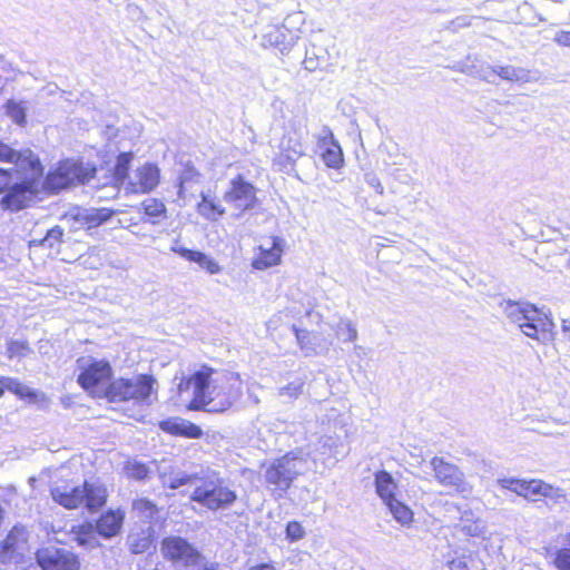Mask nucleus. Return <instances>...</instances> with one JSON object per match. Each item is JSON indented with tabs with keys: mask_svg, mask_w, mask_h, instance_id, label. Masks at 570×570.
I'll use <instances>...</instances> for the list:
<instances>
[{
	"mask_svg": "<svg viewBox=\"0 0 570 570\" xmlns=\"http://www.w3.org/2000/svg\"><path fill=\"white\" fill-rule=\"evenodd\" d=\"M185 484L194 487L190 499L212 511L225 509L237 499L236 492L229 489L217 472L212 470L191 474L178 473L168 480L170 489H178Z\"/></svg>",
	"mask_w": 570,
	"mask_h": 570,
	"instance_id": "f257e3e1",
	"label": "nucleus"
},
{
	"mask_svg": "<svg viewBox=\"0 0 570 570\" xmlns=\"http://www.w3.org/2000/svg\"><path fill=\"white\" fill-rule=\"evenodd\" d=\"M501 306L507 318L529 338L541 344L553 338L556 324L549 312L522 301H507Z\"/></svg>",
	"mask_w": 570,
	"mask_h": 570,
	"instance_id": "f03ea898",
	"label": "nucleus"
},
{
	"mask_svg": "<svg viewBox=\"0 0 570 570\" xmlns=\"http://www.w3.org/2000/svg\"><path fill=\"white\" fill-rule=\"evenodd\" d=\"M51 495L58 504L66 509H76L83 504L94 512L106 503L107 489L98 481H86L81 487L57 485L52 488Z\"/></svg>",
	"mask_w": 570,
	"mask_h": 570,
	"instance_id": "7ed1b4c3",
	"label": "nucleus"
},
{
	"mask_svg": "<svg viewBox=\"0 0 570 570\" xmlns=\"http://www.w3.org/2000/svg\"><path fill=\"white\" fill-rule=\"evenodd\" d=\"M307 470V460L301 452H289L275 460L265 471V480L278 495L285 493L293 481Z\"/></svg>",
	"mask_w": 570,
	"mask_h": 570,
	"instance_id": "20e7f679",
	"label": "nucleus"
},
{
	"mask_svg": "<svg viewBox=\"0 0 570 570\" xmlns=\"http://www.w3.org/2000/svg\"><path fill=\"white\" fill-rule=\"evenodd\" d=\"M225 382L226 379L223 375V371L204 365L189 379L183 380L178 385V390L180 392H185L191 389L193 399L190 400L188 409L199 411L204 410L213 391L218 389Z\"/></svg>",
	"mask_w": 570,
	"mask_h": 570,
	"instance_id": "39448f33",
	"label": "nucleus"
},
{
	"mask_svg": "<svg viewBox=\"0 0 570 570\" xmlns=\"http://www.w3.org/2000/svg\"><path fill=\"white\" fill-rule=\"evenodd\" d=\"M156 380L151 375H134L129 379H118L108 384L106 396L111 402L134 401L150 403L155 392Z\"/></svg>",
	"mask_w": 570,
	"mask_h": 570,
	"instance_id": "423d86ee",
	"label": "nucleus"
},
{
	"mask_svg": "<svg viewBox=\"0 0 570 570\" xmlns=\"http://www.w3.org/2000/svg\"><path fill=\"white\" fill-rule=\"evenodd\" d=\"M96 167L90 163L66 159L47 175L46 186L51 191H59L75 185H85L94 178Z\"/></svg>",
	"mask_w": 570,
	"mask_h": 570,
	"instance_id": "0eeeda50",
	"label": "nucleus"
},
{
	"mask_svg": "<svg viewBox=\"0 0 570 570\" xmlns=\"http://www.w3.org/2000/svg\"><path fill=\"white\" fill-rule=\"evenodd\" d=\"M13 183L11 169L0 168V194L7 191L1 199V206L11 212H18L28 206L35 194V181L27 180L22 174Z\"/></svg>",
	"mask_w": 570,
	"mask_h": 570,
	"instance_id": "6e6552de",
	"label": "nucleus"
},
{
	"mask_svg": "<svg viewBox=\"0 0 570 570\" xmlns=\"http://www.w3.org/2000/svg\"><path fill=\"white\" fill-rule=\"evenodd\" d=\"M434 479L444 488L468 498L473 492V485L466 480L464 473L453 463L443 458L434 456L430 461Z\"/></svg>",
	"mask_w": 570,
	"mask_h": 570,
	"instance_id": "1a4fd4ad",
	"label": "nucleus"
},
{
	"mask_svg": "<svg viewBox=\"0 0 570 570\" xmlns=\"http://www.w3.org/2000/svg\"><path fill=\"white\" fill-rule=\"evenodd\" d=\"M0 161L13 164L14 173L22 174L26 183L37 180L42 175L40 160L30 149L17 150L0 141Z\"/></svg>",
	"mask_w": 570,
	"mask_h": 570,
	"instance_id": "9d476101",
	"label": "nucleus"
},
{
	"mask_svg": "<svg viewBox=\"0 0 570 570\" xmlns=\"http://www.w3.org/2000/svg\"><path fill=\"white\" fill-rule=\"evenodd\" d=\"M226 382L215 389L203 411L223 413L230 409L242 396V381L237 373L223 371Z\"/></svg>",
	"mask_w": 570,
	"mask_h": 570,
	"instance_id": "9b49d317",
	"label": "nucleus"
},
{
	"mask_svg": "<svg viewBox=\"0 0 570 570\" xmlns=\"http://www.w3.org/2000/svg\"><path fill=\"white\" fill-rule=\"evenodd\" d=\"M36 559L42 570H79L78 556L67 548L46 547L39 549Z\"/></svg>",
	"mask_w": 570,
	"mask_h": 570,
	"instance_id": "f8f14e48",
	"label": "nucleus"
},
{
	"mask_svg": "<svg viewBox=\"0 0 570 570\" xmlns=\"http://www.w3.org/2000/svg\"><path fill=\"white\" fill-rule=\"evenodd\" d=\"M224 200L235 209L234 216L238 218L244 212L255 206L256 189L250 183L238 176L230 181L229 188L224 194Z\"/></svg>",
	"mask_w": 570,
	"mask_h": 570,
	"instance_id": "ddd939ff",
	"label": "nucleus"
},
{
	"mask_svg": "<svg viewBox=\"0 0 570 570\" xmlns=\"http://www.w3.org/2000/svg\"><path fill=\"white\" fill-rule=\"evenodd\" d=\"M111 377V366L106 361H94L79 375V384L92 394L105 392Z\"/></svg>",
	"mask_w": 570,
	"mask_h": 570,
	"instance_id": "4468645a",
	"label": "nucleus"
},
{
	"mask_svg": "<svg viewBox=\"0 0 570 570\" xmlns=\"http://www.w3.org/2000/svg\"><path fill=\"white\" fill-rule=\"evenodd\" d=\"M28 551V535L22 527H13L0 543V560L2 562L18 561Z\"/></svg>",
	"mask_w": 570,
	"mask_h": 570,
	"instance_id": "2eb2a0df",
	"label": "nucleus"
},
{
	"mask_svg": "<svg viewBox=\"0 0 570 570\" xmlns=\"http://www.w3.org/2000/svg\"><path fill=\"white\" fill-rule=\"evenodd\" d=\"M165 557L188 567L199 551L180 537H170L163 541Z\"/></svg>",
	"mask_w": 570,
	"mask_h": 570,
	"instance_id": "dca6fc26",
	"label": "nucleus"
},
{
	"mask_svg": "<svg viewBox=\"0 0 570 570\" xmlns=\"http://www.w3.org/2000/svg\"><path fill=\"white\" fill-rule=\"evenodd\" d=\"M297 36L285 26H268L262 36V46L273 47L282 53L288 51L296 42Z\"/></svg>",
	"mask_w": 570,
	"mask_h": 570,
	"instance_id": "f3484780",
	"label": "nucleus"
},
{
	"mask_svg": "<svg viewBox=\"0 0 570 570\" xmlns=\"http://www.w3.org/2000/svg\"><path fill=\"white\" fill-rule=\"evenodd\" d=\"M159 183V169L153 164H145L137 168L129 177V185L134 193H148Z\"/></svg>",
	"mask_w": 570,
	"mask_h": 570,
	"instance_id": "a211bd4d",
	"label": "nucleus"
},
{
	"mask_svg": "<svg viewBox=\"0 0 570 570\" xmlns=\"http://www.w3.org/2000/svg\"><path fill=\"white\" fill-rule=\"evenodd\" d=\"M283 239L273 237L266 245L258 247L259 255L253 261L252 266L255 269H266L281 262L283 253Z\"/></svg>",
	"mask_w": 570,
	"mask_h": 570,
	"instance_id": "6ab92c4d",
	"label": "nucleus"
},
{
	"mask_svg": "<svg viewBox=\"0 0 570 570\" xmlns=\"http://www.w3.org/2000/svg\"><path fill=\"white\" fill-rule=\"evenodd\" d=\"M111 215L112 212L107 208H77L70 213L69 219L79 227L90 229L108 220Z\"/></svg>",
	"mask_w": 570,
	"mask_h": 570,
	"instance_id": "aec40b11",
	"label": "nucleus"
},
{
	"mask_svg": "<svg viewBox=\"0 0 570 570\" xmlns=\"http://www.w3.org/2000/svg\"><path fill=\"white\" fill-rule=\"evenodd\" d=\"M456 529L466 537L485 539L488 535L487 522L470 509L461 513Z\"/></svg>",
	"mask_w": 570,
	"mask_h": 570,
	"instance_id": "412c9836",
	"label": "nucleus"
},
{
	"mask_svg": "<svg viewBox=\"0 0 570 570\" xmlns=\"http://www.w3.org/2000/svg\"><path fill=\"white\" fill-rule=\"evenodd\" d=\"M320 148L321 157L327 167L338 169L343 166V151L332 131L320 140Z\"/></svg>",
	"mask_w": 570,
	"mask_h": 570,
	"instance_id": "4be33fe9",
	"label": "nucleus"
},
{
	"mask_svg": "<svg viewBox=\"0 0 570 570\" xmlns=\"http://www.w3.org/2000/svg\"><path fill=\"white\" fill-rule=\"evenodd\" d=\"M125 513L121 510H109L97 521V531L104 538H112L120 531Z\"/></svg>",
	"mask_w": 570,
	"mask_h": 570,
	"instance_id": "5701e85b",
	"label": "nucleus"
},
{
	"mask_svg": "<svg viewBox=\"0 0 570 570\" xmlns=\"http://www.w3.org/2000/svg\"><path fill=\"white\" fill-rule=\"evenodd\" d=\"M375 488L385 505L397 500V484L389 472L380 471L375 474Z\"/></svg>",
	"mask_w": 570,
	"mask_h": 570,
	"instance_id": "b1692460",
	"label": "nucleus"
},
{
	"mask_svg": "<svg viewBox=\"0 0 570 570\" xmlns=\"http://www.w3.org/2000/svg\"><path fill=\"white\" fill-rule=\"evenodd\" d=\"M305 154V146L296 132H288L282 140V156L291 163L296 161Z\"/></svg>",
	"mask_w": 570,
	"mask_h": 570,
	"instance_id": "393cba45",
	"label": "nucleus"
},
{
	"mask_svg": "<svg viewBox=\"0 0 570 570\" xmlns=\"http://www.w3.org/2000/svg\"><path fill=\"white\" fill-rule=\"evenodd\" d=\"M197 209L199 215L209 220H217L226 213L225 207L219 202L204 193H202V202Z\"/></svg>",
	"mask_w": 570,
	"mask_h": 570,
	"instance_id": "a878e982",
	"label": "nucleus"
},
{
	"mask_svg": "<svg viewBox=\"0 0 570 570\" xmlns=\"http://www.w3.org/2000/svg\"><path fill=\"white\" fill-rule=\"evenodd\" d=\"M153 543L150 528L147 530H132L128 535V546L132 553L147 551Z\"/></svg>",
	"mask_w": 570,
	"mask_h": 570,
	"instance_id": "bb28decb",
	"label": "nucleus"
},
{
	"mask_svg": "<svg viewBox=\"0 0 570 570\" xmlns=\"http://www.w3.org/2000/svg\"><path fill=\"white\" fill-rule=\"evenodd\" d=\"M386 507L396 522L403 527L411 525L414 514L409 505L397 499L394 502L386 504Z\"/></svg>",
	"mask_w": 570,
	"mask_h": 570,
	"instance_id": "cd10ccee",
	"label": "nucleus"
},
{
	"mask_svg": "<svg viewBox=\"0 0 570 570\" xmlns=\"http://www.w3.org/2000/svg\"><path fill=\"white\" fill-rule=\"evenodd\" d=\"M292 328L295 333L297 344L305 355H311L317 352L316 341L318 340V336L316 334L307 330H301L296 325H293Z\"/></svg>",
	"mask_w": 570,
	"mask_h": 570,
	"instance_id": "c85d7f7f",
	"label": "nucleus"
},
{
	"mask_svg": "<svg viewBox=\"0 0 570 570\" xmlns=\"http://www.w3.org/2000/svg\"><path fill=\"white\" fill-rule=\"evenodd\" d=\"M4 109L8 117L18 126H24L27 124V105L24 101L10 99L6 102Z\"/></svg>",
	"mask_w": 570,
	"mask_h": 570,
	"instance_id": "c756f323",
	"label": "nucleus"
},
{
	"mask_svg": "<svg viewBox=\"0 0 570 570\" xmlns=\"http://www.w3.org/2000/svg\"><path fill=\"white\" fill-rule=\"evenodd\" d=\"M336 336L343 342H354L357 340V328L352 321L341 318L334 326Z\"/></svg>",
	"mask_w": 570,
	"mask_h": 570,
	"instance_id": "7c9ffc66",
	"label": "nucleus"
},
{
	"mask_svg": "<svg viewBox=\"0 0 570 570\" xmlns=\"http://www.w3.org/2000/svg\"><path fill=\"white\" fill-rule=\"evenodd\" d=\"M499 77L510 81H529V71L523 68L512 66L498 67L493 70Z\"/></svg>",
	"mask_w": 570,
	"mask_h": 570,
	"instance_id": "2f4dec72",
	"label": "nucleus"
},
{
	"mask_svg": "<svg viewBox=\"0 0 570 570\" xmlns=\"http://www.w3.org/2000/svg\"><path fill=\"white\" fill-rule=\"evenodd\" d=\"M497 482L502 489H507L528 499V481L514 478H504L498 479Z\"/></svg>",
	"mask_w": 570,
	"mask_h": 570,
	"instance_id": "473e14b6",
	"label": "nucleus"
},
{
	"mask_svg": "<svg viewBox=\"0 0 570 570\" xmlns=\"http://www.w3.org/2000/svg\"><path fill=\"white\" fill-rule=\"evenodd\" d=\"M131 159L132 155L129 153H122L118 156L112 177L116 183H122L128 177V169Z\"/></svg>",
	"mask_w": 570,
	"mask_h": 570,
	"instance_id": "72a5a7b5",
	"label": "nucleus"
},
{
	"mask_svg": "<svg viewBox=\"0 0 570 570\" xmlns=\"http://www.w3.org/2000/svg\"><path fill=\"white\" fill-rule=\"evenodd\" d=\"M141 207L144 213L153 218H159L165 216L166 206L165 204L157 198H148L141 203Z\"/></svg>",
	"mask_w": 570,
	"mask_h": 570,
	"instance_id": "f704fd0d",
	"label": "nucleus"
},
{
	"mask_svg": "<svg viewBox=\"0 0 570 570\" xmlns=\"http://www.w3.org/2000/svg\"><path fill=\"white\" fill-rule=\"evenodd\" d=\"M190 262L197 263L202 268H205L209 274H217L220 272V266L218 265V263L202 252L195 250V253L191 255Z\"/></svg>",
	"mask_w": 570,
	"mask_h": 570,
	"instance_id": "c9c22d12",
	"label": "nucleus"
},
{
	"mask_svg": "<svg viewBox=\"0 0 570 570\" xmlns=\"http://www.w3.org/2000/svg\"><path fill=\"white\" fill-rule=\"evenodd\" d=\"M317 51L315 46H311L306 49L305 59L303 60V66L306 70L315 71L320 68L323 57H321Z\"/></svg>",
	"mask_w": 570,
	"mask_h": 570,
	"instance_id": "e433bc0d",
	"label": "nucleus"
},
{
	"mask_svg": "<svg viewBox=\"0 0 570 570\" xmlns=\"http://www.w3.org/2000/svg\"><path fill=\"white\" fill-rule=\"evenodd\" d=\"M304 382L293 381L278 390V395L288 400L297 399L303 393Z\"/></svg>",
	"mask_w": 570,
	"mask_h": 570,
	"instance_id": "4c0bfd02",
	"label": "nucleus"
},
{
	"mask_svg": "<svg viewBox=\"0 0 570 570\" xmlns=\"http://www.w3.org/2000/svg\"><path fill=\"white\" fill-rule=\"evenodd\" d=\"M63 230L60 226H55L47 232V235L41 240V245L56 248L62 242Z\"/></svg>",
	"mask_w": 570,
	"mask_h": 570,
	"instance_id": "58836bf2",
	"label": "nucleus"
},
{
	"mask_svg": "<svg viewBox=\"0 0 570 570\" xmlns=\"http://www.w3.org/2000/svg\"><path fill=\"white\" fill-rule=\"evenodd\" d=\"M188 568L191 570H220L219 563L208 560L200 552L197 553Z\"/></svg>",
	"mask_w": 570,
	"mask_h": 570,
	"instance_id": "ea45409f",
	"label": "nucleus"
},
{
	"mask_svg": "<svg viewBox=\"0 0 570 570\" xmlns=\"http://www.w3.org/2000/svg\"><path fill=\"white\" fill-rule=\"evenodd\" d=\"M126 470L128 476L136 480H145L149 473L148 468L139 462H129Z\"/></svg>",
	"mask_w": 570,
	"mask_h": 570,
	"instance_id": "a19ab883",
	"label": "nucleus"
},
{
	"mask_svg": "<svg viewBox=\"0 0 570 570\" xmlns=\"http://www.w3.org/2000/svg\"><path fill=\"white\" fill-rule=\"evenodd\" d=\"M7 352L9 358H22L28 354L29 347L24 342L12 341L9 343Z\"/></svg>",
	"mask_w": 570,
	"mask_h": 570,
	"instance_id": "79ce46f5",
	"label": "nucleus"
},
{
	"mask_svg": "<svg viewBox=\"0 0 570 570\" xmlns=\"http://www.w3.org/2000/svg\"><path fill=\"white\" fill-rule=\"evenodd\" d=\"M543 497L548 498L554 503H560L566 501V493L561 488L554 487L550 483H546V489L543 492Z\"/></svg>",
	"mask_w": 570,
	"mask_h": 570,
	"instance_id": "37998d69",
	"label": "nucleus"
},
{
	"mask_svg": "<svg viewBox=\"0 0 570 570\" xmlns=\"http://www.w3.org/2000/svg\"><path fill=\"white\" fill-rule=\"evenodd\" d=\"M554 566L559 570H570V548H562L557 552Z\"/></svg>",
	"mask_w": 570,
	"mask_h": 570,
	"instance_id": "c03bdc74",
	"label": "nucleus"
},
{
	"mask_svg": "<svg viewBox=\"0 0 570 570\" xmlns=\"http://www.w3.org/2000/svg\"><path fill=\"white\" fill-rule=\"evenodd\" d=\"M286 535L289 540L297 541L305 535V531L299 522L292 521L287 523Z\"/></svg>",
	"mask_w": 570,
	"mask_h": 570,
	"instance_id": "a18cd8bd",
	"label": "nucleus"
},
{
	"mask_svg": "<svg viewBox=\"0 0 570 570\" xmlns=\"http://www.w3.org/2000/svg\"><path fill=\"white\" fill-rule=\"evenodd\" d=\"M181 425H183V429H181V436H186V438H190V439H198L203 435V431L202 429L189 422V421H181Z\"/></svg>",
	"mask_w": 570,
	"mask_h": 570,
	"instance_id": "49530a36",
	"label": "nucleus"
},
{
	"mask_svg": "<svg viewBox=\"0 0 570 570\" xmlns=\"http://www.w3.org/2000/svg\"><path fill=\"white\" fill-rule=\"evenodd\" d=\"M546 483L547 482H544L542 480H537V479L529 480L528 481V499L533 500L532 497H535V495L543 497Z\"/></svg>",
	"mask_w": 570,
	"mask_h": 570,
	"instance_id": "de8ad7c7",
	"label": "nucleus"
},
{
	"mask_svg": "<svg viewBox=\"0 0 570 570\" xmlns=\"http://www.w3.org/2000/svg\"><path fill=\"white\" fill-rule=\"evenodd\" d=\"M134 510L138 512H142L146 517H153L156 512V507L146 499H138L132 503Z\"/></svg>",
	"mask_w": 570,
	"mask_h": 570,
	"instance_id": "09e8293b",
	"label": "nucleus"
},
{
	"mask_svg": "<svg viewBox=\"0 0 570 570\" xmlns=\"http://www.w3.org/2000/svg\"><path fill=\"white\" fill-rule=\"evenodd\" d=\"M1 384H3V390L7 389L20 395H22L26 390L22 383L11 377H1Z\"/></svg>",
	"mask_w": 570,
	"mask_h": 570,
	"instance_id": "8fccbe9b",
	"label": "nucleus"
},
{
	"mask_svg": "<svg viewBox=\"0 0 570 570\" xmlns=\"http://www.w3.org/2000/svg\"><path fill=\"white\" fill-rule=\"evenodd\" d=\"M181 421L183 420L164 421V422L160 423V428L164 431L169 432L171 434L180 435L181 434V429H183Z\"/></svg>",
	"mask_w": 570,
	"mask_h": 570,
	"instance_id": "3c124183",
	"label": "nucleus"
},
{
	"mask_svg": "<svg viewBox=\"0 0 570 570\" xmlns=\"http://www.w3.org/2000/svg\"><path fill=\"white\" fill-rule=\"evenodd\" d=\"M76 540L80 547H85L87 549H94L97 546L96 538L90 533H79Z\"/></svg>",
	"mask_w": 570,
	"mask_h": 570,
	"instance_id": "603ef678",
	"label": "nucleus"
},
{
	"mask_svg": "<svg viewBox=\"0 0 570 570\" xmlns=\"http://www.w3.org/2000/svg\"><path fill=\"white\" fill-rule=\"evenodd\" d=\"M366 181L367 184L373 187L376 193H379L380 195H382L384 193V187L383 185L381 184L380 179L373 175V174H368L366 175Z\"/></svg>",
	"mask_w": 570,
	"mask_h": 570,
	"instance_id": "864d4df0",
	"label": "nucleus"
},
{
	"mask_svg": "<svg viewBox=\"0 0 570 570\" xmlns=\"http://www.w3.org/2000/svg\"><path fill=\"white\" fill-rule=\"evenodd\" d=\"M171 250L179 254L181 257H185L186 259L190 261L191 258V255L195 253V250H191V249H187L183 246H180L178 244V242H176L173 246H171Z\"/></svg>",
	"mask_w": 570,
	"mask_h": 570,
	"instance_id": "5fc2aeb1",
	"label": "nucleus"
},
{
	"mask_svg": "<svg viewBox=\"0 0 570 570\" xmlns=\"http://www.w3.org/2000/svg\"><path fill=\"white\" fill-rule=\"evenodd\" d=\"M554 41L560 46L570 47V31H559Z\"/></svg>",
	"mask_w": 570,
	"mask_h": 570,
	"instance_id": "6e6d98bb",
	"label": "nucleus"
},
{
	"mask_svg": "<svg viewBox=\"0 0 570 570\" xmlns=\"http://www.w3.org/2000/svg\"><path fill=\"white\" fill-rule=\"evenodd\" d=\"M450 570H468V564L463 559H453L449 562Z\"/></svg>",
	"mask_w": 570,
	"mask_h": 570,
	"instance_id": "4d7b16f0",
	"label": "nucleus"
},
{
	"mask_svg": "<svg viewBox=\"0 0 570 570\" xmlns=\"http://www.w3.org/2000/svg\"><path fill=\"white\" fill-rule=\"evenodd\" d=\"M190 177V173L189 171H186L181 176H180V181H179V190H178V195L180 197H183V193H184V185L185 183L189 179Z\"/></svg>",
	"mask_w": 570,
	"mask_h": 570,
	"instance_id": "13d9d810",
	"label": "nucleus"
},
{
	"mask_svg": "<svg viewBox=\"0 0 570 570\" xmlns=\"http://www.w3.org/2000/svg\"><path fill=\"white\" fill-rule=\"evenodd\" d=\"M561 330L563 333H566L568 335V337L570 338V321L568 320H563L562 321V324H561Z\"/></svg>",
	"mask_w": 570,
	"mask_h": 570,
	"instance_id": "bf43d9fd",
	"label": "nucleus"
},
{
	"mask_svg": "<svg viewBox=\"0 0 570 570\" xmlns=\"http://www.w3.org/2000/svg\"><path fill=\"white\" fill-rule=\"evenodd\" d=\"M249 570H275V568L271 564L262 563V564L250 568Z\"/></svg>",
	"mask_w": 570,
	"mask_h": 570,
	"instance_id": "052dcab7",
	"label": "nucleus"
},
{
	"mask_svg": "<svg viewBox=\"0 0 570 570\" xmlns=\"http://www.w3.org/2000/svg\"><path fill=\"white\" fill-rule=\"evenodd\" d=\"M405 155H401V156H397L394 160H393V164L394 165H403L404 164V159H405Z\"/></svg>",
	"mask_w": 570,
	"mask_h": 570,
	"instance_id": "680f3d73",
	"label": "nucleus"
},
{
	"mask_svg": "<svg viewBox=\"0 0 570 570\" xmlns=\"http://www.w3.org/2000/svg\"><path fill=\"white\" fill-rule=\"evenodd\" d=\"M566 266L570 268V257L568 258Z\"/></svg>",
	"mask_w": 570,
	"mask_h": 570,
	"instance_id": "e2e57ef3",
	"label": "nucleus"
},
{
	"mask_svg": "<svg viewBox=\"0 0 570 570\" xmlns=\"http://www.w3.org/2000/svg\"><path fill=\"white\" fill-rule=\"evenodd\" d=\"M568 541H569V544H570V533H569V537H568Z\"/></svg>",
	"mask_w": 570,
	"mask_h": 570,
	"instance_id": "0e129e2a",
	"label": "nucleus"
}]
</instances>
